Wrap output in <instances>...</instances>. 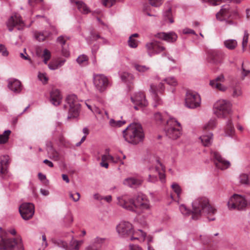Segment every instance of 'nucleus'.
<instances>
[{
    "label": "nucleus",
    "mask_w": 250,
    "mask_h": 250,
    "mask_svg": "<svg viewBox=\"0 0 250 250\" xmlns=\"http://www.w3.org/2000/svg\"><path fill=\"white\" fill-rule=\"evenodd\" d=\"M118 200L120 206L138 214L149 208V201L146 196L143 194L138 195L135 200L129 198L127 196H124L118 197Z\"/></svg>",
    "instance_id": "f257e3e1"
},
{
    "label": "nucleus",
    "mask_w": 250,
    "mask_h": 250,
    "mask_svg": "<svg viewBox=\"0 0 250 250\" xmlns=\"http://www.w3.org/2000/svg\"><path fill=\"white\" fill-rule=\"evenodd\" d=\"M192 218H204L207 214H214L216 209L211 205L208 198L205 197H200L195 199L192 204Z\"/></svg>",
    "instance_id": "f03ea898"
},
{
    "label": "nucleus",
    "mask_w": 250,
    "mask_h": 250,
    "mask_svg": "<svg viewBox=\"0 0 250 250\" xmlns=\"http://www.w3.org/2000/svg\"><path fill=\"white\" fill-rule=\"evenodd\" d=\"M123 134L126 142L134 145L143 141L145 136L142 125L137 123L130 125L123 131Z\"/></svg>",
    "instance_id": "7ed1b4c3"
},
{
    "label": "nucleus",
    "mask_w": 250,
    "mask_h": 250,
    "mask_svg": "<svg viewBox=\"0 0 250 250\" xmlns=\"http://www.w3.org/2000/svg\"><path fill=\"white\" fill-rule=\"evenodd\" d=\"M149 174L148 181L155 183L158 180L159 176L160 181L163 183L165 179V169L164 166L157 159L152 161V164L148 166Z\"/></svg>",
    "instance_id": "20e7f679"
},
{
    "label": "nucleus",
    "mask_w": 250,
    "mask_h": 250,
    "mask_svg": "<svg viewBox=\"0 0 250 250\" xmlns=\"http://www.w3.org/2000/svg\"><path fill=\"white\" fill-rule=\"evenodd\" d=\"M216 19L220 21H226L227 24H235L232 19L239 17V14L235 9L230 8L229 5H224L221 10L216 14Z\"/></svg>",
    "instance_id": "39448f33"
},
{
    "label": "nucleus",
    "mask_w": 250,
    "mask_h": 250,
    "mask_svg": "<svg viewBox=\"0 0 250 250\" xmlns=\"http://www.w3.org/2000/svg\"><path fill=\"white\" fill-rule=\"evenodd\" d=\"M181 129L179 123L174 118H170L167 121V125L165 128L166 135L171 139L176 140L180 137Z\"/></svg>",
    "instance_id": "423d86ee"
},
{
    "label": "nucleus",
    "mask_w": 250,
    "mask_h": 250,
    "mask_svg": "<svg viewBox=\"0 0 250 250\" xmlns=\"http://www.w3.org/2000/svg\"><path fill=\"white\" fill-rule=\"evenodd\" d=\"M69 105L68 119L77 118L80 114L81 105L77 96L75 95H68L65 100Z\"/></svg>",
    "instance_id": "0eeeda50"
},
{
    "label": "nucleus",
    "mask_w": 250,
    "mask_h": 250,
    "mask_svg": "<svg viewBox=\"0 0 250 250\" xmlns=\"http://www.w3.org/2000/svg\"><path fill=\"white\" fill-rule=\"evenodd\" d=\"M231 111V105L229 102L220 100L214 104V114L218 118H224L229 115Z\"/></svg>",
    "instance_id": "6e6552de"
},
{
    "label": "nucleus",
    "mask_w": 250,
    "mask_h": 250,
    "mask_svg": "<svg viewBox=\"0 0 250 250\" xmlns=\"http://www.w3.org/2000/svg\"><path fill=\"white\" fill-rule=\"evenodd\" d=\"M24 250L21 239L18 241L16 239H5L2 235H0V249L5 250Z\"/></svg>",
    "instance_id": "1a4fd4ad"
},
{
    "label": "nucleus",
    "mask_w": 250,
    "mask_h": 250,
    "mask_svg": "<svg viewBox=\"0 0 250 250\" xmlns=\"http://www.w3.org/2000/svg\"><path fill=\"white\" fill-rule=\"evenodd\" d=\"M93 83L95 88L100 93L105 91L110 83L108 78L103 74H94Z\"/></svg>",
    "instance_id": "9d476101"
},
{
    "label": "nucleus",
    "mask_w": 250,
    "mask_h": 250,
    "mask_svg": "<svg viewBox=\"0 0 250 250\" xmlns=\"http://www.w3.org/2000/svg\"><path fill=\"white\" fill-rule=\"evenodd\" d=\"M247 206V202L244 197L238 194L233 195L229 200L228 206L229 209L241 210Z\"/></svg>",
    "instance_id": "9b49d317"
},
{
    "label": "nucleus",
    "mask_w": 250,
    "mask_h": 250,
    "mask_svg": "<svg viewBox=\"0 0 250 250\" xmlns=\"http://www.w3.org/2000/svg\"><path fill=\"white\" fill-rule=\"evenodd\" d=\"M7 27L10 31L13 30L14 28L18 30L23 29L25 24L21 19V16L18 14L12 15L6 22Z\"/></svg>",
    "instance_id": "f8f14e48"
},
{
    "label": "nucleus",
    "mask_w": 250,
    "mask_h": 250,
    "mask_svg": "<svg viewBox=\"0 0 250 250\" xmlns=\"http://www.w3.org/2000/svg\"><path fill=\"white\" fill-rule=\"evenodd\" d=\"M200 96L196 92L188 91L187 93L185 99L186 106L189 108H195L200 106Z\"/></svg>",
    "instance_id": "ddd939ff"
},
{
    "label": "nucleus",
    "mask_w": 250,
    "mask_h": 250,
    "mask_svg": "<svg viewBox=\"0 0 250 250\" xmlns=\"http://www.w3.org/2000/svg\"><path fill=\"white\" fill-rule=\"evenodd\" d=\"M146 46L148 53L150 56L161 52H163V54L165 55H166L165 48L163 46L162 43L159 42L152 41L146 43Z\"/></svg>",
    "instance_id": "4468645a"
},
{
    "label": "nucleus",
    "mask_w": 250,
    "mask_h": 250,
    "mask_svg": "<svg viewBox=\"0 0 250 250\" xmlns=\"http://www.w3.org/2000/svg\"><path fill=\"white\" fill-rule=\"evenodd\" d=\"M131 102L135 104L134 108L138 110L139 108L145 107L147 105L148 102L146 99L144 92H139L134 96L131 97Z\"/></svg>",
    "instance_id": "2eb2a0df"
},
{
    "label": "nucleus",
    "mask_w": 250,
    "mask_h": 250,
    "mask_svg": "<svg viewBox=\"0 0 250 250\" xmlns=\"http://www.w3.org/2000/svg\"><path fill=\"white\" fill-rule=\"evenodd\" d=\"M19 211L22 219H30L34 214V206L31 203H23L20 207Z\"/></svg>",
    "instance_id": "dca6fc26"
},
{
    "label": "nucleus",
    "mask_w": 250,
    "mask_h": 250,
    "mask_svg": "<svg viewBox=\"0 0 250 250\" xmlns=\"http://www.w3.org/2000/svg\"><path fill=\"white\" fill-rule=\"evenodd\" d=\"M211 155L213 158L215 165L218 168L223 170L229 167L230 163L224 159L218 152H212Z\"/></svg>",
    "instance_id": "f3484780"
},
{
    "label": "nucleus",
    "mask_w": 250,
    "mask_h": 250,
    "mask_svg": "<svg viewBox=\"0 0 250 250\" xmlns=\"http://www.w3.org/2000/svg\"><path fill=\"white\" fill-rule=\"evenodd\" d=\"M117 231L121 235L133 233V227L128 221H122L116 227Z\"/></svg>",
    "instance_id": "a211bd4d"
},
{
    "label": "nucleus",
    "mask_w": 250,
    "mask_h": 250,
    "mask_svg": "<svg viewBox=\"0 0 250 250\" xmlns=\"http://www.w3.org/2000/svg\"><path fill=\"white\" fill-rule=\"evenodd\" d=\"M225 79L223 74L220 75L215 79L211 80L209 83L210 85L213 88H215L220 91L224 92L227 90V86L222 84L221 83L225 82Z\"/></svg>",
    "instance_id": "6ab92c4d"
},
{
    "label": "nucleus",
    "mask_w": 250,
    "mask_h": 250,
    "mask_svg": "<svg viewBox=\"0 0 250 250\" xmlns=\"http://www.w3.org/2000/svg\"><path fill=\"white\" fill-rule=\"evenodd\" d=\"M150 91L154 95V100L158 103L160 104V99L158 97V94H162L164 91V84L162 83H152L150 84Z\"/></svg>",
    "instance_id": "aec40b11"
},
{
    "label": "nucleus",
    "mask_w": 250,
    "mask_h": 250,
    "mask_svg": "<svg viewBox=\"0 0 250 250\" xmlns=\"http://www.w3.org/2000/svg\"><path fill=\"white\" fill-rule=\"evenodd\" d=\"M222 53L216 50H210L208 52V61L210 63L217 64L221 62L222 59Z\"/></svg>",
    "instance_id": "412c9836"
},
{
    "label": "nucleus",
    "mask_w": 250,
    "mask_h": 250,
    "mask_svg": "<svg viewBox=\"0 0 250 250\" xmlns=\"http://www.w3.org/2000/svg\"><path fill=\"white\" fill-rule=\"evenodd\" d=\"M143 182V179L141 177H131L125 179L123 181L125 185L129 187L136 188L141 186Z\"/></svg>",
    "instance_id": "4be33fe9"
},
{
    "label": "nucleus",
    "mask_w": 250,
    "mask_h": 250,
    "mask_svg": "<svg viewBox=\"0 0 250 250\" xmlns=\"http://www.w3.org/2000/svg\"><path fill=\"white\" fill-rule=\"evenodd\" d=\"M155 37L169 42H175L177 39V35L173 32L169 33H159L155 35Z\"/></svg>",
    "instance_id": "5701e85b"
},
{
    "label": "nucleus",
    "mask_w": 250,
    "mask_h": 250,
    "mask_svg": "<svg viewBox=\"0 0 250 250\" xmlns=\"http://www.w3.org/2000/svg\"><path fill=\"white\" fill-rule=\"evenodd\" d=\"M119 161H120L119 158H114L109 154H104L102 156L101 162L100 165L102 167L107 168L108 167V162L117 163Z\"/></svg>",
    "instance_id": "b1692460"
},
{
    "label": "nucleus",
    "mask_w": 250,
    "mask_h": 250,
    "mask_svg": "<svg viewBox=\"0 0 250 250\" xmlns=\"http://www.w3.org/2000/svg\"><path fill=\"white\" fill-rule=\"evenodd\" d=\"M62 100V96L59 90L53 89L50 93V102L54 105H59Z\"/></svg>",
    "instance_id": "393cba45"
},
{
    "label": "nucleus",
    "mask_w": 250,
    "mask_h": 250,
    "mask_svg": "<svg viewBox=\"0 0 250 250\" xmlns=\"http://www.w3.org/2000/svg\"><path fill=\"white\" fill-rule=\"evenodd\" d=\"M171 118L167 112L161 113L158 112L154 114V119L158 124H162L165 121H167Z\"/></svg>",
    "instance_id": "a878e982"
},
{
    "label": "nucleus",
    "mask_w": 250,
    "mask_h": 250,
    "mask_svg": "<svg viewBox=\"0 0 250 250\" xmlns=\"http://www.w3.org/2000/svg\"><path fill=\"white\" fill-rule=\"evenodd\" d=\"M8 87L11 90L16 93L20 92L22 88L21 82L16 79L9 81Z\"/></svg>",
    "instance_id": "bb28decb"
},
{
    "label": "nucleus",
    "mask_w": 250,
    "mask_h": 250,
    "mask_svg": "<svg viewBox=\"0 0 250 250\" xmlns=\"http://www.w3.org/2000/svg\"><path fill=\"white\" fill-rule=\"evenodd\" d=\"M47 151L50 158L54 161H58L59 160L60 157L59 153L53 148L52 145L50 143L47 145Z\"/></svg>",
    "instance_id": "cd10ccee"
},
{
    "label": "nucleus",
    "mask_w": 250,
    "mask_h": 250,
    "mask_svg": "<svg viewBox=\"0 0 250 250\" xmlns=\"http://www.w3.org/2000/svg\"><path fill=\"white\" fill-rule=\"evenodd\" d=\"M200 138L204 146H208L211 143L212 134L211 132H206Z\"/></svg>",
    "instance_id": "c85d7f7f"
},
{
    "label": "nucleus",
    "mask_w": 250,
    "mask_h": 250,
    "mask_svg": "<svg viewBox=\"0 0 250 250\" xmlns=\"http://www.w3.org/2000/svg\"><path fill=\"white\" fill-rule=\"evenodd\" d=\"M9 158L8 156H3L0 161V173L1 174L6 173L7 166L9 164Z\"/></svg>",
    "instance_id": "c756f323"
},
{
    "label": "nucleus",
    "mask_w": 250,
    "mask_h": 250,
    "mask_svg": "<svg viewBox=\"0 0 250 250\" xmlns=\"http://www.w3.org/2000/svg\"><path fill=\"white\" fill-rule=\"evenodd\" d=\"M71 2H75L79 10L83 13L87 14L90 12L87 6L82 1H77V0H70Z\"/></svg>",
    "instance_id": "7c9ffc66"
},
{
    "label": "nucleus",
    "mask_w": 250,
    "mask_h": 250,
    "mask_svg": "<svg viewBox=\"0 0 250 250\" xmlns=\"http://www.w3.org/2000/svg\"><path fill=\"white\" fill-rule=\"evenodd\" d=\"M225 132L227 135L231 136L234 133V128L231 119H229L224 128Z\"/></svg>",
    "instance_id": "2f4dec72"
},
{
    "label": "nucleus",
    "mask_w": 250,
    "mask_h": 250,
    "mask_svg": "<svg viewBox=\"0 0 250 250\" xmlns=\"http://www.w3.org/2000/svg\"><path fill=\"white\" fill-rule=\"evenodd\" d=\"M232 96L233 98H237L242 95V91L240 85L236 83L232 87Z\"/></svg>",
    "instance_id": "473e14b6"
},
{
    "label": "nucleus",
    "mask_w": 250,
    "mask_h": 250,
    "mask_svg": "<svg viewBox=\"0 0 250 250\" xmlns=\"http://www.w3.org/2000/svg\"><path fill=\"white\" fill-rule=\"evenodd\" d=\"M171 188L174 192L177 194V199H174L176 202L179 203L181 200L180 195L182 192L181 187L176 183H173Z\"/></svg>",
    "instance_id": "72a5a7b5"
},
{
    "label": "nucleus",
    "mask_w": 250,
    "mask_h": 250,
    "mask_svg": "<svg viewBox=\"0 0 250 250\" xmlns=\"http://www.w3.org/2000/svg\"><path fill=\"white\" fill-rule=\"evenodd\" d=\"M217 120L216 119H211L204 126V130L205 132H208V131L213 129L216 125Z\"/></svg>",
    "instance_id": "f704fd0d"
},
{
    "label": "nucleus",
    "mask_w": 250,
    "mask_h": 250,
    "mask_svg": "<svg viewBox=\"0 0 250 250\" xmlns=\"http://www.w3.org/2000/svg\"><path fill=\"white\" fill-rule=\"evenodd\" d=\"M139 35L137 33L132 34L129 38L128 45L130 47L136 48L138 46V41L135 38L138 37Z\"/></svg>",
    "instance_id": "c9c22d12"
},
{
    "label": "nucleus",
    "mask_w": 250,
    "mask_h": 250,
    "mask_svg": "<svg viewBox=\"0 0 250 250\" xmlns=\"http://www.w3.org/2000/svg\"><path fill=\"white\" fill-rule=\"evenodd\" d=\"M50 33L47 31L43 32H36L35 37L36 39L40 42L44 41L49 36Z\"/></svg>",
    "instance_id": "e433bc0d"
},
{
    "label": "nucleus",
    "mask_w": 250,
    "mask_h": 250,
    "mask_svg": "<svg viewBox=\"0 0 250 250\" xmlns=\"http://www.w3.org/2000/svg\"><path fill=\"white\" fill-rule=\"evenodd\" d=\"M225 46L230 50L234 49L237 45V42L235 40H228L224 42Z\"/></svg>",
    "instance_id": "4c0bfd02"
},
{
    "label": "nucleus",
    "mask_w": 250,
    "mask_h": 250,
    "mask_svg": "<svg viewBox=\"0 0 250 250\" xmlns=\"http://www.w3.org/2000/svg\"><path fill=\"white\" fill-rule=\"evenodd\" d=\"M10 134L11 131L7 130H5L3 134L0 135V144L6 143L9 139Z\"/></svg>",
    "instance_id": "58836bf2"
},
{
    "label": "nucleus",
    "mask_w": 250,
    "mask_h": 250,
    "mask_svg": "<svg viewBox=\"0 0 250 250\" xmlns=\"http://www.w3.org/2000/svg\"><path fill=\"white\" fill-rule=\"evenodd\" d=\"M92 112L94 113L98 118H103L104 116V114L107 117L108 116L107 112L105 111H103L97 107H94L92 110Z\"/></svg>",
    "instance_id": "ea45409f"
},
{
    "label": "nucleus",
    "mask_w": 250,
    "mask_h": 250,
    "mask_svg": "<svg viewBox=\"0 0 250 250\" xmlns=\"http://www.w3.org/2000/svg\"><path fill=\"white\" fill-rule=\"evenodd\" d=\"M121 78L125 82H130L133 79V75L128 72H123L121 75Z\"/></svg>",
    "instance_id": "a19ab883"
},
{
    "label": "nucleus",
    "mask_w": 250,
    "mask_h": 250,
    "mask_svg": "<svg viewBox=\"0 0 250 250\" xmlns=\"http://www.w3.org/2000/svg\"><path fill=\"white\" fill-rule=\"evenodd\" d=\"M134 67L135 69L140 73H145L149 70V67L146 65L135 64Z\"/></svg>",
    "instance_id": "79ce46f5"
},
{
    "label": "nucleus",
    "mask_w": 250,
    "mask_h": 250,
    "mask_svg": "<svg viewBox=\"0 0 250 250\" xmlns=\"http://www.w3.org/2000/svg\"><path fill=\"white\" fill-rule=\"evenodd\" d=\"M38 78L43 84H45L48 81V77L45 73L39 72Z\"/></svg>",
    "instance_id": "37998d69"
},
{
    "label": "nucleus",
    "mask_w": 250,
    "mask_h": 250,
    "mask_svg": "<svg viewBox=\"0 0 250 250\" xmlns=\"http://www.w3.org/2000/svg\"><path fill=\"white\" fill-rule=\"evenodd\" d=\"M179 208L180 211L183 214L186 216H188L190 214L192 215V210H190L184 205H180Z\"/></svg>",
    "instance_id": "c03bdc74"
},
{
    "label": "nucleus",
    "mask_w": 250,
    "mask_h": 250,
    "mask_svg": "<svg viewBox=\"0 0 250 250\" xmlns=\"http://www.w3.org/2000/svg\"><path fill=\"white\" fill-rule=\"evenodd\" d=\"M110 125L113 127H120L125 124V121H115L113 119L110 120Z\"/></svg>",
    "instance_id": "a18cd8bd"
},
{
    "label": "nucleus",
    "mask_w": 250,
    "mask_h": 250,
    "mask_svg": "<svg viewBox=\"0 0 250 250\" xmlns=\"http://www.w3.org/2000/svg\"><path fill=\"white\" fill-rule=\"evenodd\" d=\"M69 39V38L65 36H60L57 38V42L60 43L62 46H65L66 42Z\"/></svg>",
    "instance_id": "49530a36"
},
{
    "label": "nucleus",
    "mask_w": 250,
    "mask_h": 250,
    "mask_svg": "<svg viewBox=\"0 0 250 250\" xmlns=\"http://www.w3.org/2000/svg\"><path fill=\"white\" fill-rule=\"evenodd\" d=\"M51 53L50 52L45 49L43 50L42 58H43V61L45 64L47 63L48 61L50 59Z\"/></svg>",
    "instance_id": "de8ad7c7"
},
{
    "label": "nucleus",
    "mask_w": 250,
    "mask_h": 250,
    "mask_svg": "<svg viewBox=\"0 0 250 250\" xmlns=\"http://www.w3.org/2000/svg\"><path fill=\"white\" fill-rule=\"evenodd\" d=\"M249 36V34L248 32L247 31H245L242 42V47L243 51L245 50L246 47H247Z\"/></svg>",
    "instance_id": "09e8293b"
},
{
    "label": "nucleus",
    "mask_w": 250,
    "mask_h": 250,
    "mask_svg": "<svg viewBox=\"0 0 250 250\" xmlns=\"http://www.w3.org/2000/svg\"><path fill=\"white\" fill-rule=\"evenodd\" d=\"M100 38V36L98 34H96L95 32H92L91 33V36L87 41L88 43L89 44H92L93 41L96 40Z\"/></svg>",
    "instance_id": "8fccbe9b"
},
{
    "label": "nucleus",
    "mask_w": 250,
    "mask_h": 250,
    "mask_svg": "<svg viewBox=\"0 0 250 250\" xmlns=\"http://www.w3.org/2000/svg\"><path fill=\"white\" fill-rule=\"evenodd\" d=\"M240 181L242 184L248 185L249 180L248 175L246 174H242L240 176Z\"/></svg>",
    "instance_id": "3c124183"
},
{
    "label": "nucleus",
    "mask_w": 250,
    "mask_h": 250,
    "mask_svg": "<svg viewBox=\"0 0 250 250\" xmlns=\"http://www.w3.org/2000/svg\"><path fill=\"white\" fill-rule=\"evenodd\" d=\"M164 16L167 20H168L170 23H173V20L171 17V8H168L165 13Z\"/></svg>",
    "instance_id": "603ef678"
},
{
    "label": "nucleus",
    "mask_w": 250,
    "mask_h": 250,
    "mask_svg": "<svg viewBox=\"0 0 250 250\" xmlns=\"http://www.w3.org/2000/svg\"><path fill=\"white\" fill-rule=\"evenodd\" d=\"M55 243L59 247L65 249H67L68 247L67 243L65 241H63L61 240H58L56 241Z\"/></svg>",
    "instance_id": "864d4df0"
},
{
    "label": "nucleus",
    "mask_w": 250,
    "mask_h": 250,
    "mask_svg": "<svg viewBox=\"0 0 250 250\" xmlns=\"http://www.w3.org/2000/svg\"><path fill=\"white\" fill-rule=\"evenodd\" d=\"M165 81L167 84L172 86H176L177 84V82L175 78L170 77L165 79Z\"/></svg>",
    "instance_id": "5fc2aeb1"
},
{
    "label": "nucleus",
    "mask_w": 250,
    "mask_h": 250,
    "mask_svg": "<svg viewBox=\"0 0 250 250\" xmlns=\"http://www.w3.org/2000/svg\"><path fill=\"white\" fill-rule=\"evenodd\" d=\"M250 74V70L246 69L245 66H244L243 63L242 65V72H241V77L242 79H244L245 77L248 76Z\"/></svg>",
    "instance_id": "6e6d98bb"
},
{
    "label": "nucleus",
    "mask_w": 250,
    "mask_h": 250,
    "mask_svg": "<svg viewBox=\"0 0 250 250\" xmlns=\"http://www.w3.org/2000/svg\"><path fill=\"white\" fill-rule=\"evenodd\" d=\"M163 0H149L150 4L155 7H158L160 6Z\"/></svg>",
    "instance_id": "4d7b16f0"
},
{
    "label": "nucleus",
    "mask_w": 250,
    "mask_h": 250,
    "mask_svg": "<svg viewBox=\"0 0 250 250\" xmlns=\"http://www.w3.org/2000/svg\"><path fill=\"white\" fill-rule=\"evenodd\" d=\"M87 60H88V58L86 56L82 55V56H79L78 58L77 61L78 63L82 64L83 63H84V62H87Z\"/></svg>",
    "instance_id": "13d9d810"
},
{
    "label": "nucleus",
    "mask_w": 250,
    "mask_h": 250,
    "mask_svg": "<svg viewBox=\"0 0 250 250\" xmlns=\"http://www.w3.org/2000/svg\"><path fill=\"white\" fill-rule=\"evenodd\" d=\"M102 1L104 6L110 7L115 3V0H102Z\"/></svg>",
    "instance_id": "bf43d9fd"
},
{
    "label": "nucleus",
    "mask_w": 250,
    "mask_h": 250,
    "mask_svg": "<svg viewBox=\"0 0 250 250\" xmlns=\"http://www.w3.org/2000/svg\"><path fill=\"white\" fill-rule=\"evenodd\" d=\"M0 53L3 56H7L8 55V51L3 44H0Z\"/></svg>",
    "instance_id": "052dcab7"
},
{
    "label": "nucleus",
    "mask_w": 250,
    "mask_h": 250,
    "mask_svg": "<svg viewBox=\"0 0 250 250\" xmlns=\"http://www.w3.org/2000/svg\"><path fill=\"white\" fill-rule=\"evenodd\" d=\"M20 56L22 59L25 60H28L30 63H32V61H31V60L29 57L28 55L27 54L26 52L25 49H24V53H21Z\"/></svg>",
    "instance_id": "680f3d73"
},
{
    "label": "nucleus",
    "mask_w": 250,
    "mask_h": 250,
    "mask_svg": "<svg viewBox=\"0 0 250 250\" xmlns=\"http://www.w3.org/2000/svg\"><path fill=\"white\" fill-rule=\"evenodd\" d=\"M48 67L50 69L52 70H55L59 68L56 61L50 62L48 65Z\"/></svg>",
    "instance_id": "e2e57ef3"
},
{
    "label": "nucleus",
    "mask_w": 250,
    "mask_h": 250,
    "mask_svg": "<svg viewBox=\"0 0 250 250\" xmlns=\"http://www.w3.org/2000/svg\"><path fill=\"white\" fill-rule=\"evenodd\" d=\"M101 245H97L95 244H93L88 246L87 248L90 250H100Z\"/></svg>",
    "instance_id": "0e129e2a"
},
{
    "label": "nucleus",
    "mask_w": 250,
    "mask_h": 250,
    "mask_svg": "<svg viewBox=\"0 0 250 250\" xmlns=\"http://www.w3.org/2000/svg\"><path fill=\"white\" fill-rule=\"evenodd\" d=\"M129 248V250H143L141 247L137 245L130 244Z\"/></svg>",
    "instance_id": "69168bd1"
},
{
    "label": "nucleus",
    "mask_w": 250,
    "mask_h": 250,
    "mask_svg": "<svg viewBox=\"0 0 250 250\" xmlns=\"http://www.w3.org/2000/svg\"><path fill=\"white\" fill-rule=\"evenodd\" d=\"M62 55L65 57H68L69 56V51L65 46H62Z\"/></svg>",
    "instance_id": "338daca9"
},
{
    "label": "nucleus",
    "mask_w": 250,
    "mask_h": 250,
    "mask_svg": "<svg viewBox=\"0 0 250 250\" xmlns=\"http://www.w3.org/2000/svg\"><path fill=\"white\" fill-rule=\"evenodd\" d=\"M183 33L185 34H195V32L194 30L189 29V28H185L183 30Z\"/></svg>",
    "instance_id": "774afa93"
}]
</instances>
